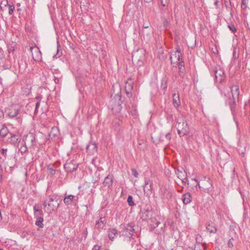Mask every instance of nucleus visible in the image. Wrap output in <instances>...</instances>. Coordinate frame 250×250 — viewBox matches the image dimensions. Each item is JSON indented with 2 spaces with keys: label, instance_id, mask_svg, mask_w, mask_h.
<instances>
[{
  "label": "nucleus",
  "instance_id": "nucleus-34",
  "mask_svg": "<svg viewBox=\"0 0 250 250\" xmlns=\"http://www.w3.org/2000/svg\"><path fill=\"white\" fill-rule=\"evenodd\" d=\"M228 27L229 29V30L233 33H235L237 31L236 28H235V26L233 24H229Z\"/></svg>",
  "mask_w": 250,
  "mask_h": 250
},
{
  "label": "nucleus",
  "instance_id": "nucleus-24",
  "mask_svg": "<svg viewBox=\"0 0 250 250\" xmlns=\"http://www.w3.org/2000/svg\"><path fill=\"white\" fill-rule=\"evenodd\" d=\"M207 230L210 233H215L217 231V229L212 224H209L207 227Z\"/></svg>",
  "mask_w": 250,
  "mask_h": 250
},
{
  "label": "nucleus",
  "instance_id": "nucleus-14",
  "mask_svg": "<svg viewBox=\"0 0 250 250\" xmlns=\"http://www.w3.org/2000/svg\"><path fill=\"white\" fill-rule=\"evenodd\" d=\"M87 153L89 155L94 154L97 151V146L95 143H90L86 146Z\"/></svg>",
  "mask_w": 250,
  "mask_h": 250
},
{
  "label": "nucleus",
  "instance_id": "nucleus-3",
  "mask_svg": "<svg viewBox=\"0 0 250 250\" xmlns=\"http://www.w3.org/2000/svg\"><path fill=\"white\" fill-rule=\"evenodd\" d=\"M181 53L179 50L171 53L170 61L172 64L174 66V64H180L181 66L183 65V61H181Z\"/></svg>",
  "mask_w": 250,
  "mask_h": 250
},
{
  "label": "nucleus",
  "instance_id": "nucleus-45",
  "mask_svg": "<svg viewBox=\"0 0 250 250\" xmlns=\"http://www.w3.org/2000/svg\"><path fill=\"white\" fill-rule=\"evenodd\" d=\"M166 139L167 140H170L171 137V135L170 133H167L165 135Z\"/></svg>",
  "mask_w": 250,
  "mask_h": 250
},
{
  "label": "nucleus",
  "instance_id": "nucleus-44",
  "mask_svg": "<svg viewBox=\"0 0 250 250\" xmlns=\"http://www.w3.org/2000/svg\"><path fill=\"white\" fill-rule=\"evenodd\" d=\"M7 151V149L6 148H5V149L2 148L1 149V153L3 156L6 157Z\"/></svg>",
  "mask_w": 250,
  "mask_h": 250
},
{
  "label": "nucleus",
  "instance_id": "nucleus-4",
  "mask_svg": "<svg viewBox=\"0 0 250 250\" xmlns=\"http://www.w3.org/2000/svg\"><path fill=\"white\" fill-rule=\"evenodd\" d=\"M152 31L149 28V26H144V29L140 32V35L142 40L145 41L146 42L150 41L151 39Z\"/></svg>",
  "mask_w": 250,
  "mask_h": 250
},
{
  "label": "nucleus",
  "instance_id": "nucleus-55",
  "mask_svg": "<svg viewBox=\"0 0 250 250\" xmlns=\"http://www.w3.org/2000/svg\"><path fill=\"white\" fill-rule=\"evenodd\" d=\"M167 21H166L164 22V25H165V26H167Z\"/></svg>",
  "mask_w": 250,
  "mask_h": 250
},
{
  "label": "nucleus",
  "instance_id": "nucleus-20",
  "mask_svg": "<svg viewBox=\"0 0 250 250\" xmlns=\"http://www.w3.org/2000/svg\"><path fill=\"white\" fill-rule=\"evenodd\" d=\"M230 108L231 111V113L233 116L234 118L235 116V111H236V104L234 100H232L229 102Z\"/></svg>",
  "mask_w": 250,
  "mask_h": 250
},
{
  "label": "nucleus",
  "instance_id": "nucleus-15",
  "mask_svg": "<svg viewBox=\"0 0 250 250\" xmlns=\"http://www.w3.org/2000/svg\"><path fill=\"white\" fill-rule=\"evenodd\" d=\"M231 92L232 97V100L235 98H238L239 95V88L238 85H233L231 88Z\"/></svg>",
  "mask_w": 250,
  "mask_h": 250
},
{
  "label": "nucleus",
  "instance_id": "nucleus-28",
  "mask_svg": "<svg viewBox=\"0 0 250 250\" xmlns=\"http://www.w3.org/2000/svg\"><path fill=\"white\" fill-rule=\"evenodd\" d=\"M34 213L36 214L41 215L42 214V211L40 207L38 206H35L34 207Z\"/></svg>",
  "mask_w": 250,
  "mask_h": 250
},
{
  "label": "nucleus",
  "instance_id": "nucleus-56",
  "mask_svg": "<svg viewBox=\"0 0 250 250\" xmlns=\"http://www.w3.org/2000/svg\"><path fill=\"white\" fill-rule=\"evenodd\" d=\"M166 87H167V86H166V83H165V85H163V88L165 89Z\"/></svg>",
  "mask_w": 250,
  "mask_h": 250
},
{
  "label": "nucleus",
  "instance_id": "nucleus-36",
  "mask_svg": "<svg viewBox=\"0 0 250 250\" xmlns=\"http://www.w3.org/2000/svg\"><path fill=\"white\" fill-rule=\"evenodd\" d=\"M9 9H8V13L9 15H12L13 13L14 10L15 9V7L13 5H8Z\"/></svg>",
  "mask_w": 250,
  "mask_h": 250
},
{
  "label": "nucleus",
  "instance_id": "nucleus-48",
  "mask_svg": "<svg viewBox=\"0 0 250 250\" xmlns=\"http://www.w3.org/2000/svg\"><path fill=\"white\" fill-rule=\"evenodd\" d=\"M228 246L229 248H232L233 246L232 243L231 241V239H230L228 242Z\"/></svg>",
  "mask_w": 250,
  "mask_h": 250
},
{
  "label": "nucleus",
  "instance_id": "nucleus-39",
  "mask_svg": "<svg viewBox=\"0 0 250 250\" xmlns=\"http://www.w3.org/2000/svg\"><path fill=\"white\" fill-rule=\"evenodd\" d=\"M161 2L162 6H167L169 3V0H161Z\"/></svg>",
  "mask_w": 250,
  "mask_h": 250
},
{
  "label": "nucleus",
  "instance_id": "nucleus-53",
  "mask_svg": "<svg viewBox=\"0 0 250 250\" xmlns=\"http://www.w3.org/2000/svg\"><path fill=\"white\" fill-rule=\"evenodd\" d=\"M159 224V222H157L156 223V226H154V227H158V225Z\"/></svg>",
  "mask_w": 250,
  "mask_h": 250
},
{
  "label": "nucleus",
  "instance_id": "nucleus-49",
  "mask_svg": "<svg viewBox=\"0 0 250 250\" xmlns=\"http://www.w3.org/2000/svg\"><path fill=\"white\" fill-rule=\"evenodd\" d=\"M3 111L1 109H0V120L3 117Z\"/></svg>",
  "mask_w": 250,
  "mask_h": 250
},
{
  "label": "nucleus",
  "instance_id": "nucleus-6",
  "mask_svg": "<svg viewBox=\"0 0 250 250\" xmlns=\"http://www.w3.org/2000/svg\"><path fill=\"white\" fill-rule=\"evenodd\" d=\"M33 59L35 61H40L42 59V54L39 48L37 46L30 47Z\"/></svg>",
  "mask_w": 250,
  "mask_h": 250
},
{
  "label": "nucleus",
  "instance_id": "nucleus-17",
  "mask_svg": "<svg viewBox=\"0 0 250 250\" xmlns=\"http://www.w3.org/2000/svg\"><path fill=\"white\" fill-rule=\"evenodd\" d=\"M108 235L109 239L113 241L118 235V231L115 229H109L108 231Z\"/></svg>",
  "mask_w": 250,
  "mask_h": 250
},
{
  "label": "nucleus",
  "instance_id": "nucleus-22",
  "mask_svg": "<svg viewBox=\"0 0 250 250\" xmlns=\"http://www.w3.org/2000/svg\"><path fill=\"white\" fill-rule=\"evenodd\" d=\"M74 196L72 195H69L68 196H65L64 198L63 202L66 205H69L71 204V202L72 201Z\"/></svg>",
  "mask_w": 250,
  "mask_h": 250
},
{
  "label": "nucleus",
  "instance_id": "nucleus-52",
  "mask_svg": "<svg viewBox=\"0 0 250 250\" xmlns=\"http://www.w3.org/2000/svg\"><path fill=\"white\" fill-rule=\"evenodd\" d=\"M218 3H219V1L218 0H216L215 2H214V4L216 5V6H217L218 5Z\"/></svg>",
  "mask_w": 250,
  "mask_h": 250
},
{
  "label": "nucleus",
  "instance_id": "nucleus-19",
  "mask_svg": "<svg viewBox=\"0 0 250 250\" xmlns=\"http://www.w3.org/2000/svg\"><path fill=\"white\" fill-rule=\"evenodd\" d=\"M106 222L105 217H101L100 219L97 221L96 226L97 228L103 229L104 226V224Z\"/></svg>",
  "mask_w": 250,
  "mask_h": 250
},
{
  "label": "nucleus",
  "instance_id": "nucleus-58",
  "mask_svg": "<svg viewBox=\"0 0 250 250\" xmlns=\"http://www.w3.org/2000/svg\"><path fill=\"white\" fill-rule=\"evenodd\" d=\"M191 202V200L188 198V203Z\"/></svg>",
  "mask_w": 250,
  "mask_h": 250
},
{
  "label": "nucleus",
  "instance_id": "nucleus-51",
  "mask_svg": "<svg viewBox=\"0 0 250 250\" xmlns=\"http://www.w3.org/2000/svg\"><path fill=\"white\" fill-rule=\"evenodd\" d=\"M93 249H95V250H99V247L98 246H95Z\"/></svg>",
  "mask_w": 250,
  "mask_h": 250
},
{
  "label": "nucleus",
  "instance_id": "nucleus-10",
  "mask_svg": "<svg viewBox=\"0 0 250 250\" xmlns=\"http://www.w3.org/2000/svg\"><path fill=\"white\" fill-rule=\"evenodd\" d=\"M78 166L73 161L67 162L64 165V168L66 172H72L77 169Z\"/></svg>",
  "mask_w": 250,
  "mask_h": 250
},
{
  "label": "nucleus",
  "instance_id": "nucleus-42",
  "mask_svg": "<svg viewBox=\"0 0 250 250\" xmlns=\"http://www.w3.org/2000/svg\"><path fill=\"white\" fill-rule=\"evenodd\" d=\"M187 195H188V193H185L183 195V202L185 205H186L187 204H188V201H187V199H186Z\"/></svg>",
  "mask_w": 250,
  "mask_h": 250
},
{
  "label": "nucleus",
  "instance_id": "nucleus-32",
  "mask_svg": "<svg viewBox=\"0 0 250 250\" xmlns=\"http://www.w3.org/2000/svg\"><path fill=\"white\" fill-rule=\"evenodd\" d=\"M9 5L8 4V0H4L1 1L0 4V8L1 10H4V7L8 6Z\"/></svg>",
  "mask_w": 250,
  "mask_h": 250
},
{
  "label": "nucleus",
  "instance_id": "nucleus-29",
  "mask_svg": "<svg viewBox=\"0 0 250 250\" xmlns=\"http://www.w3.org/2000/svg\"><path fill=\"white\" fill-rule=\"evenodd\" d=\"M19 151L21 152V153L23 154L24 153H25L27 152L28 151V148H27V147L26 146V145L24 143V145H23L22 146H21L20 149H19Z\"/></svg>",
  "mask_w": 250,
  "mask_h": 250
},
{
  "label": "nucleus",
  "instance_id": "nucleus-2",
  "mask_svg": "<svg viewBox=\"0 0 250 250\" xmlns=\"http://www.w3.org/2000/svg\"><path fill=\"white\" fill-rule=\"evenodd\" d=\"M122 230L119 232L120 235L130 238L134 233L133 227L129 225H124L122 227Z\"/></svg>",
  "mask_w": 250,
  "mask_h": 250
},
{
  "label": "nucleus",
  "instance_id": "nucleus-41",
  "mask_svg": "<svg viewBox=\"0 0 250 250\" xmlns=\"http://www.w3.org/2000/svg\"><path fill=\"white\" fill-rule=\"evenodd\" d=\"M131 171H132V175L135 177H138V173L137 171L135 169H134V168L132 169Z\"/></svg>",
  "mask_w": 250,
  "mask_h": 250
},
{
  "label": "nucleus",
  "instance_id": "nucleus-9",
  "mask_svg": "<svg viewBox=\"0 0 250 250\" xmlns=\"http://www.w3.org/2000/svg\"><path fill=\"white\" fill-rule=\"evenodd\" d=\"M152 182L147 178H145L144 191L145 194H149L151 192Z\"/></svg>",
  "mask_w": 250,
  "mask_h": 250
},
{
  "label": "nucleus",
  "instance_id": "nucleus-27",
  "mask_svg": "<svg viewBox=\"0 0 250 250\" xmlns=\"http://www.w3.org/2000/svg\"><path fill=\"white\" fill-rule=\"evenodd\" d=\"M152 212L150 211L146 210L143 213L142 217L144 220H147L150 218Z\"/></svg>",
  "mask_w": 250,
  "mask_h": 250
},
{
  "label": "nucleus",
  "instance_id": "nucleus-50",
  "mask_svg": "<svg viewBox=\"0 0 250 250\" xmlns=\"http://www.w3.org/2000/svg\"><path fill=\"white\" fill-rule=\"evenodd\" d=\"M54 81H55V83H59V80L58 78H55V79H54Z\"/></svg>",
  "mask_w": 250,
  "mask_h": 250
},
{
  "label": "nucleus",
  "instance_id": "nucleus-13",
  "mask_svg": "<svg viewBox=\"0 0 250 250\" xmlns=\"http://www.w3.org/2000/svg\"><path fill=\"white\" fill-rule=\"evenodd\" d=\"M24 143L26 145L28 144L30 146H33L36 145L35 136L32 134L30 133L27 135L25 139Z\"/></svg>",
  "mask_w": 250,
  "mask_h": 250
},
{
  "label": "nucleus",
  "instance_id": "nucleus-59",
  "mask_svg": "<svg viewBox=\"0 0 250 250\" xmlns=\"http://www.w3.org/2000/svg\"><path fill=\"white\" fill-rule=\"evenodd\" d=\"M186 125H188V123L186 122Z\"/></svg>",
  "mask_w": 250,
  "mask_h": 250
},
{
  "label": "nucleus",
  "instance_id": "nucleus-35",
  "mask_svg": "<svg viewBox=\"0 0 250 250\" xmlns=\"http://www.w3.org/2000/svg\"><path fill=\"white\" fill-rule=\"evenodd\" d=\"M9 63V61H8L4 63L3 60H2L1 58H0V66H2L5 69H7L5 66L7 64Z\"/></svg>",
  "mask_w": 250,
  "mask_h": 250
},
{
  "label": "nucleus",
  "instance_id": "nucleus-12",
  "mask_svg": "<svg viewBox=\"0 0 250 250\" xmlns=\"http://www.w3.org/2000/svg\"><path fill=\"white\" fill-rule=\"evenodd\" d=\"M215 75L216 81L219 83H221L225 78L224 70L222 68L216 69Z\"/></svg>",
  "mask_w": 250,
  "mask_h": 250
},
{
  "label": "nucleus",
  "instance_id": "nucleus-54",
  "mask_svg": "<svg viewBox=\"0 0 250 250\" xmlns=\"http://www.w3.org/2000/svg\"><path fill=\"white\" fill-rule=\"evenodd\" d=\"M152 0H145V1L146 2H150L151 1H152Z\"/></svg>",
  "mask_w": 250,
  "mask_h": 250
},
{
  "label": "nucleus",
  "instance_id": "nucleus-37",
  "mask_svg": "<svg viewBox=\"0 0 250 250\" xmlns=\"http://www.w3.org/2000/svg\"><path fill=\"white\" fill-rule=\"evenodd\" d=\"M173 104H174V105H175V104H176L177 105H179V104L177 102V101L176 100V98L179 99V96L175 93L173 94Z\"/></svg>",
  "mask_w": 250,
  "mask_h": 250
},
{
  "label": "nucleus",
  "instance_id": "nucleus-23",
  "mask_svg": "<svg viewBox=\"0 0 250 250\" xmlns=\"http://www.w3.org/2000/svg\"><path fill=\"white\" fill-rule=\"evenodd\" d=\"M43 221V219L42 217H38L37 218V221H36V225L39 226L41 228H42L44 226L42 222Z\"/></svg>",
  "mask_w": 250,
  "mask_h": 250
},
{
  "label": "nucleus",
  "instance_id": "nucleus-33",
  "mask_svg": "<svg viewBox=\"0 0 250 250\" xmlns=\"http://www.w3.org/2000/svg\"><path fill=\"white\" fill-rule=\"evenodd\" d=\"M127 202L129 206H133L135 205V204L133 201V198L131 195L128 196L127 198Z\"/></svg>",
  "mask_w": 250,
  "mask_h": 250
},
{
  "label": "nucleus",
  "instance_id": "nucleus-40",
  "mask_svg": "<svg viewBox=\"0 0 250 250\" xmlns=\"http://www.w3.org/2000/svg\"><path fill=\"white\" fill-rule=\"evenodd\" d=\"M196 240L197 243H200L202 241V238L201 235L198 234L196 236Z\"/></svg>",
  "mask_w": 250,
  "mask_h": 250
},
{
  "label": "nucleus",
  "instance_id": "nucleus-43",
  "mask_svg": "<svg viewBox=\"0 0 250 250\" xmlns=\"http://www.w3.org/2000/svg\"><path fill=\"white\" fill-rule=\"evenodd\" d=\"M178 134L180 135L181 134H183L184 135L187 134L188 131L186 130H184L183 131V130H180L179 129H178Z\"/></svg>",
  "mask_w": 250,
  "mask_h": 250
},
{
  "label": "nucleus",
  "instance_id": "nucleus-30",
  "mask_svg": "<svg viewBox=\"0 0 250 250\" xmlns=\"http://www.w3.org/2000/svg\"><path fill=\"white\" fill-rule=\"evenodd\" d=\"M18 140V136L16 135H13L11 136L10 138V142L13 144H15L17 143Z\"/></svg>",
  "mask_w": 250,
  "mask_h": 250
},
{
  "label": "nucleus",
  "instance_id": "nucleus-7",
  "mask_svg": "<svg viewBox=\"0 0 250 250\" xmlns=\"http://www.w3.org/2000/svg\"><path fill=\"white\" fill-rule=\"evenodd\" d=\"M20 108L18 106L14 105L11 106L6 110L7 115L11 118L16 117L19 113Z\"/></svg>",
  "mask_w": 250,
  "mask_h": 250
},
{
  "label": "nucleus",
  "instance_id": "nucleus-16",
  "mask_svg": "<svg viewBox=\"0 0 250 250\" xmlns=\"http://www.w3.org/2000/svg\"><path fill=\"white\" fill-rule=\"evenodd\" d=\"M113 184V176L108 175L107 176L104 180L103 184L104 187L110 188Z\"/></svg>",
  "mask_w": 250,
  "mask_h": 250
},
{
  "label": "nucleus",
  "instance_id": "nucleus-18",
  "mask_svg": "<svg viewBox=\"0 0 250 250\" xmlns=\"http://www.w3.org/2000/svg\"><path fill=\"white\" fill-rule=\"evenodd\" d=\"M178 177L182 181V182L183 184H184L186 185L187 179V174L186 173V171L184 170V173L182 172H180V173H177Z\"/></svg>",
  "mask_w": 250,
  "mask_h": 250
},
{
  "label": "nucleus",
  "instance_id": "nucleus-8",
  "mask_svg": "<svg viewBox=\"0 0 250 250\" xmlns=\"http://www.w3.org/2000/svg\"><path fill=\"white\" fill-rule=\"evenodd\" d=\"M133 88V83L131 79L127 80L125 85V90L128 97L132 96V91Z\"/></svg>",
  "mask_w": 250,
  "mask_h": 250
},
{
  "label": "nucleus",
  "instance_id": "nucleus-38",
  "mask_svg": "<svg viewBox=\"0 0 250 250\" xmlns=\"http://www.w3.org/2000/svg\"><path fill=\"white\" fill-rule=\"evenodd\" d=\"M247 0H242V9L245 10L247 8Z\"/></svg>",
  "mask_w": 250,
  "mask_h": 250
},
{
  "label": "nucleus",
  "instance_id": "nucleus-5",
  "mask_svg": "<svg viewBox=\"0 0 250 250\" xmlns=\"http://www.w3.org/2000/svg\"><path fill=\"white\" fill-rule=\"evenodd\" d=\"M8 51L9 53L8 57L9 59L8 61H9V63L7 64L5 67L7 68H9L11 67L12 64H15L16 62L15 58L17 56L15 54V49L14 47H9Z\"/></svg>",
  "mask_w": 250,
  "mask_h": 250
},
{
  "label": "nucleus",
  "instance_id": "nucleus-25",
  "mask_svg": "<svg viewBox=\"0 0 250 250\" xmlns=\"http://www.w3.org/2000/svg\"><path fill=\"white\" fill-rule=\"evenodd\" d=\"M8 129L5 126H3L0 130V136L4 137L7 134Z\"/></svg>",
  "mask_w": 250,
  "mask_h": 250
},
{
  "label": "nucleus",
  "instance_id": "nucleus-61",
  "mask_svg": "<svg viewBox=\"0 0 250 250\" xmlns=\"http://www.w3.org/2000/svg\"><path fill=\"white\" fill-rule=\"evenodd\" d=\"M0 250H2V249L0 248Z\"/></svg>",
  "mask_w": 250,
  "mask_h": 250
},
{
  "label": "nucleus",
  "instance_id": "nucleus-31",
  "mask_svg": "<svg viewBox=\"0 0 250 250\" xmlns=\"http://www.w3.org/2000/svg\"><path fill=\"white\" fill-rule=\"evenodd\" d=\"M199 182L197 180V179L195 178H192L190 180V185L191 186H192L193 187H195V188L197 187V185L199 186Z\"/></svg>",
  "mask_w": 250,
  "mask_h": 250
},
{
  "label": "nucleus",
  "instance_id": "nucleus-21",
  "mask_svg": "<svg viewBox=\"0 0 250 250\" xmlns=\"http://www.w3.org/2000/svg\"><path fill=\"white\" fill-rule=\"evenodd\" d=\"M42 99V97L41 96H37L35 98V99L37 101V102L36 103V108H35V113H34L35 114H37L38 112V108L40 107Z\"/></svg>",
  "mask_w": 250,
  "mask_h": 250
},
{
  "label": "nucleus",
  "instance_id": "nucleus-47",
  "mask_svg": "<svg viewBox=\"0 0 250 250\" xmlns=\"http://www.w3.org/2000/svg\"><path fill=\"white\" fill-rule=\"evenodd\" d=\"M178 65H179V68L180 72L181 73H183L184 68L183 67L184 66V65H183V66H181L180 64H178Z\"/></svg>",
  "mask_w": 250,
  "mask_h": 250
},
{
  "label": "nucleus",
  "instance_id": "nucleus-46",
  "mask_svg": "<svg viewBox=\"0 0 250 250\" xmlns=\"http://www.w3.org/2000/svg\"><path fill=\"white\" fill-rule=\"evenodd\" d=\"M225 4L227 7H229L230 5V2L229 0H225Z\"/></svg>",
  "mask_w": 250,
  "mask_h": 250
},
{
  "label": "nucleus",
  "instance_id": "nucleus-11",
  "mask_svg": "<svg viewBox=\"0 0 250 250\" xmlns=\"http://www.w3.org/2000/svg\"><path fill=\"white\" fill-rule=\"evenodd\" d=\"M211 187V184L209 179L207 180H204L201 184H199V187L205 192L208 191Z\"/></svg>",
  "mask_w": 250,
  "mask_h": 250
},
{
  "label": "nucleus",
  "instance_id": "nucleus-57",
  "mask_svg": "<svg viewBox=\"0 0 250 250\" xmlns=\"http://www.w3.org/2000/svg\"><path fill=\"white\" fill-rule=\"evenodd\" d=\"M214 250H219V248H215V249H214Z\"/></svg>",
  "mask_w": 250,
  "mask_h": 250
},
{
  "label": "nucleus",
  "instance_id": "nucleus-60",
  "mask_svg": "<svg viewBox=\"0 0 250 250\" xmlns=\"http://www.w3.org/2000/svg\"><path fill=\"white\" fill-rule=\"evenodd\" d=\"M145 26V25H143V27ZM145 26H147L146 25H145Z\"/></svg>",
  "mask_w": 250,
  "mask_h": 250
},
{
  "label": "nucleus",
  "instance_id": "nucleus-26",
  "mask_svg": "<svg viewBox=\"0 0 250 250\" xmlns=\"http://www.w3.org/2000/svg\"><path fill=\"white\" fill-rule=\"evenodd\" d=\"M122 109V106L120 104H118L116 106L111 107V110L115 113H119Z\"/></svg>",
  "mask_w": 250,
  "mask_h": 250
},
{
  "label": "nucleus",
  "instance_id": "nucleus-1",
  "mask_svg": "<svg viewBox=\"0 0 250 250\" xmlns=\"http://www.w3.org/2000/svg\"><path fill=\"white\" fill-rule=\"evenodd\" d=\"M57 197L55 195H50L49 199H46L43 202V206L44 208L47 207V209L49 211H53L57 209L59 206V203L57 202Z\"/></svg>",
  "mask_w": 250,
  "mask_h": 250
}]
</instances>
